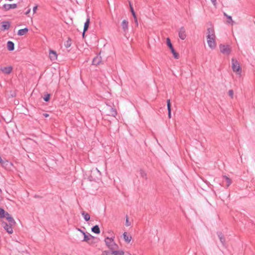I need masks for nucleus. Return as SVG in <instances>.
<instances>
[{"label":"nucleus","mask_w":255,"mask_h":255,"mask_svg":"<svg viewBox=\"0 0 255 255\" xmlns=\"http://www.w3.org/2000/svg\"><path fill=\"white\" fill-rule=\"evenodd\" d=\"M109 236L105 238V243L108 249L113 251H117L118 248V245L116 243L115 241V236L114 233L112 231L108 232Z\"/></svg>","instance_id":"f257e3e1"},{"label":"nucleus","mask_w":255,"mask_h":255,"mask_svg":"<svg viewBox=\"0 0 255 255\" xmlns=\"http://www.w3.org/2000/svg\"><path fill=\"white\" fill-rule=\"evenodd\" d=\"M219 50L221 53L225 55H229L232 52V47L229 44H220Z\"/></svg>","instance_id":"f03ea898"},{"label":"nucleus","mask_w":255,"mask_h":255,"mask_svg":"<svg viewBox=\"0 0 255 255\" xmlns=\"http://www.w3.org/2000/svg\"><path fill=\"white\" fill-rule=\"evenodd\" d=\"M232 68L233 71L237 74L241 75L242 69L241 68L239 61L235 58L232 59Z\"/></svg>","instance_id":"7ed1b4c3"},{"label":"nucleus","mask_w":255,"mask_h":255,"mask_svg":"<svg viewBox=\"0 0 255 255\" xmlns=\"http://www.w3.org/2000/svg\"><path fill=\"white\" fill-rule=\"evenodd\" d=\"M121 25L124 35L127 37V34L128 31V21L127 19H124Z\"/></svg>","instance_id":"20e7f679"},{"label":"nucleus","mask_w":255,"mask_h":255,"mask_svg":"<svg viewBox=\"0 0 255 255\" xmlns=\"http://www.w3.org/2000/svg\"><path fill=\"white\" fill-rule=\"evenodd\" d=\"M216 37H207V41L209 47L214 49L216 46V43L215 41Z\"/></svg>","instance_id":"39448f33"},{"label":"nucleus","mask_w":255,"mask_h":255,"mask_svg":"<svg viewBox=\"0 0 255 255\" xmlns=\"http://www.w3.org/2000/svg\"><path fill=\"white\" fill-rule=\"evenodd\" d=\"M12 70V67L11 66L3 67L0 66V70L4 74H9L11 72Z\"/></svg>","instance_id":"423d86ee"},{"label":"nucleus","mask_w":255,"mask_h":255,"mask_svg":"<svg viewBox=\"0 0 255 255\" xmlns=\"http://www.w3.org/2000/svg\"><path fill=\"white\" fill-rule=\"evenodd\" d=\"M2 226L8 234H11L13 233V230L12 228V226L13 225H11L9 224L8 225L6 223L2 222Z\"/></svg>","instance_id":"0eeeda50"},{"label":"nucleus","mask_w":255,"mask_h":255,"mask_svg":"<svg viewBox=\"0 0 255 255\" xmlns=\"http://www.w3.org/2000/svg\"><path fill=\"white\" fill-rule=\"evenodd\" d=\"M178 35L180 39L184 40L186 37V30L183 27H181L178 31Z\"/></svg>","instance_id":"6e6552de"},{"label":"nucleus","mask_w":255,"mask_h":255,"mask_svg":"<svg viewBox=\"0 0 255 255\" xmlns=\"http://www.w3.org/2000/svg\"><path fill=\"white\" fill-rule=\"evenodd\" d=\"M123 236L124 240L126 243H130L132 239V237L127 232H124Z\"/></svg>","instance_id":"1a4fd4ad"},{"label":"nucleus","mask_w":255,"mask_h":255,"mask_svg":"<svg viewBox=\"0 0 255 255\" xmlns=\"http://www.w3.org/2000/svg\"><path fill=\"white\" fill-rule=\"evenodd\" d=\"M10 27V23L8 21H3L0 26V29L2 31L8 29Z\"/></svg>","instance_id":"9d476101"},{"label":"nucleus","mask_w":255,"mask_h":255,"mask_svg":"<svg viewBox=\"0 0 255 255\" xmlns=\"http://www.w3.org/2000/svg\"><path fill=\"white\" fill-rule=\"evenodd\" d=\"M5 216H4L6 219L8 221L9 224L11 225H14L15 223L13 219L9 215L8 213H5Z\"/></svg>","instance_id":"9b49d317"},{"label":"nucleus","mask_w":255,"mask_h":255,"mask_svg":"<svg viewBox=\"0 0 255 255\" xmlns=\"http://www.w3.org/2000/svg\"><path fill=\"white\" fill-rule=\"evenodd\" d=\"M0 164L3 167L7 168L11 165V163L6 160H3L0 156Z\"/></svg>","instance_id":"f8f14e48"},{"label":"nucleus","mask_w":255,"mask_h":255,"mask_svg":"<svg viewBox=\"0 0 255 255\" xmlns=\"http://www.w3.org/2000/svg\"><path fill=\"white\" fill-rule=\"evenodd\" d=\"M3 8L6 10H8L10 9H14L17 7V4L13 3V4H4L3 6Z\"/></svg>","instance_id":"ddd939ff"},{"label":"nucleus","mask_w":255,"mask_h":255,"mask_svg":"<svg viewBox=\"0 0 255 255\" xmlns=\"http://www.w3.org/2000/svg\"><path fill=\"white\" fill-rule=\"evenodd\" d=\"M83 234L84 236L83 240V241L84 242L90 243V241L94 239V237L89 234H86L85 232H83Z\"/></svg>","instance_id":"4468645a"},{"label":"nucleus","mask_w":255,"mask_h":255,"mask_svg":"<svg viewBox=\"0 0 255 255\" xmlns=\"http://www.w3.org/2000/svg\"><path fill=\"white\" fill-rule=\"evenodd\" d=\"M57 55L55 51L50 50L49 51V58L51 61H55L57 59Z\"/></svg>","instance_id":"2eb2a0df"},{"label":"nucleus","mask_w":255,"mask_h":255,"mask_svg":"<svg viewBox=\"0 0 255 255\" xmlns=\"http://www.w3.org/2000/svg\"><path fill=\"white\" fill-rule=\"evenodd\" d=\"M207 37H216L215 31L213 27L208 28L207 32Z\"/></svg>","instance_id":"dca6fc26"},{"label":"nucleus","mask_w":255,"mask_h":255,"mask_svg":"<svg viewBox=\"0 0 255 255\" xmlns=\"http://www.w3.org/2000/svg\"><path fill=\"white\" fill-rule=\"evenodd\" d=\"M90 23V17L88 16L87 18L86 21L84 24L83 36H84L85 32L88 30Z\"/></svg>","instance_id":"f3484780"},{"label":"nucleus","mask_w":255,"mask_h":255,"mask_svg":"<svg viewBox=\"0 0 255 255\" xmlns=\"http://www.w3.org/2000/svg\"><path fill=\"white\" fill-rule=\"evenodd\" d=\"M109 108L110 110V112H109L108 115L109 116H111L115 117L117 114L116 110L115 108H113L111 106H109Z\"/></svg>","instance_id":"a211bd4d"},{"label":"nucleus","mask_w":255,"mask_h":255,"mask_svg":"<svg viewBox=\"0 0 255 255\" xmlns=\"http://www.w3.org/2000/svg\"><path fill=\"white\" fill-rule=\"evenodd\" d=\"M223 178H224L223 182L225 183L227 187H229L232 183L231 179L225 175L223 176Z\"/></svg>","instance_id":"6ab92c4d"},{"label":"nucleus","mask_w":255,"mask_h":255,"mask_svg":"<svg viewBox=\"0 0 255 255\" xmlns=\"http://www.w3.org/2000/svg\"><path fill=\"white\" fill-rule=\"evenodd\" d=\"M101 62V57L100 56H96L93 60V64L95 65H99Z\"/></svg>","instance_id":"aec40b11"},{"label":"nucleus","mask_w":255,"mask_h":255,"mask_svg":"<svg viewBox=\"0 0 255 255\" xmlns=\"http://www.w3.org/2000/svg\"><path fill=\"white\" fill-rule=\"evenodd\" d=\"M7 47L8 50L12 51L14 48V44L12 41H8L7 43Z\"/></svg>","instance_id":"412c9836"},{"label":"nucleus","mask_w":255,"mask_h":255,"mask_svg":"<svg viewBox=\"0 0 255 255\" xmlns=\"http://www.w3.org/2000/svg\"><path fill=\"white\" fill-rule=\"evenodd\" d=\"M28 31V29L27 28H25L23 29H20L18 31L17 34L18 35H23L25 34Z\"/></svg>","instance_id":"4be33fe9"},{"label":"nucleus","mask_w":255,"mask_h":255,"mask_svg":"<svg viewBox=\"0 0 255 255\" xmlns=\"http://www.w3.org/2000/svg\"><path fill=\"white\" fill-rule=\"evenodd\" d=\"M81 214L86 221H88L90 220V216L88 213L85 212V211H82L81 212Z\"/></svg>","instance_id":"5701e85b"},{"label":"nucleus","mask_w":255,"mask_h":255,"mask_svg":"<svg viewBox=\"0 0 255 255\" xmlns=\"http://www.w3.org/2000/svg\"><path fill=\"white\" fill-rule=\"evenodd\" d=\"M167 109H168V115L169 118H171V104L170 100H168L167 101Z\"/></svg>","instance_id":"b1692460"},{"label":"nucleus","mask_w":255,"mask_h":255,"mask_svg":"<svg viewBox=\"0 0 255 255\" xmlns=\"http://www.w3.org/2000/svg\"><path fill=\"white\" fill-rule=\"evenodd\" d=\"M166 43H167V46L169 47V48L171 50V52H173L175 50H174V49L172 46V44L170 41V40L169 38H167L166 39Z\"/></svg>","instance_id":"393cba45"},{"label":"nucleus","mask_w":255,"mask_h":255,"mask_svg":"<svg viewBox=\"0 0 255 255\" xmlns=\"http://www.w3.org/2000/svg\"><path fill=\"white\" fill-rule=\"evenodd\" d=\"M138 172L142 178L146 179V173L144 170L140 169L139 170Z\"/></svg>","instance_id":"a878e982"},{"label":"nucleus","mask_w":255,"mask_h":255,"mask_svg":"<svg viewBox=\"0 0 255 255\" xmlns=\"http://www.w3.org/2000/svg\"><path fill=\"white\" fill-rule=\"evenodd\" d=\"M92 231L96 234H99L100 230L98 225H95L92 228Z\"/></svg>","instance_id":"bb28decb"},{"label":"nucleus","mask_w":255,"mask_h":255,"mask_svg":"<svg viewBox=\"0 0 255 255\" xmlns=\"http://www.w3.org/2000/svg\"><path fill=\"white\" fill-rule=\"evenodd\" d=\"M218 237L220 239V240L221 241V242L224 245V243H225V240L223 237V235H222V233H219L218 234Z\"/></svg>","instance_id":"cd10ccee"},{"label":"nucleus","mask_w":255,"mask_h":255,"mask_svg":"<svg viewBox=\"0 0 255 255\" xmlns=\"http://www.w3.org/2000/svg\"><path fill=\"white\" fill-rule=\"evenodd\" d=\"M71 40L69 38L68 39V40H67L65 43V46L66 47V48H69L71 46Z\"/></svg>","instance_id":"c85d7f7f"},{"label":"nucleus","mask_w":255,"mask_h":255,"mask_svg":"<svg viewBox=\"0 0 255 255\" xmlns=\"http://www.w3.org/2000/svg\"><path fill=\"white\" fill-rule=\"evenodd\" d=\"M5 211L2 209L0 208V218H3L5 215Z\"/></svg>","instance_id":"c756f323"},{"label":"nucleus","mask_w":255,"mask_h":255,"mask_svg":"<svg viewBox=\"0 0 255 255\" xmlns=\"http://www.w3.org/2000/svg\"><path fill=\"white\" fill-rule=\"evenodd\" d=\"M228 94L231 98H233L234 96V91L233 90H230L228 92Z\"/></svg>","instance_id":"7c9ffc66"},{"label":"nucleus","mask_w":255,"mask_h":255,"mask_svg":"<svg viewBox=\"0 0 255 255\" xmlns=\"http://www.w3.org/2000/svg\"><path fill=\"white\" fill-rule=\"evenodd\" d=\"M130 7L131 12L132 13V14L133 17H136L135 12L134 11V10H133L132 7V6H131V5L130 4Z\"/></svg>","instance_id":"2f4dec72"},{"label":"nucleus","mask_w":255,"mask_h":255,"mask_svg":"<svg viewBox=\"0 0 255 255\" xmlns=\"http://www.w3.org/2000/svg\"><path fill=\"white\" fill-rule=\"evenodd\" d=\"M174 58L175 59H178L179 58V55H178V54L174 50L173 52H172Z\"/></svg>","instance_id":"473e14b6"},{"label":"nucleus","mask_w":255,"mask_h":255,"mask_svg":"<svg viewBox=\"0 0 255 255\" xmlns=\"http://www.w3.org/2000/svg\"><path fill=\"white\" fill-rule=\"evenodd\" d=\"M227 18L228 19V20L227 21V22L228 23H233L234 22V21L232 20V17L231 16H228Z\"/></svg>","instance_id":"72a5a7b5"},{"label":"nucleus","mask_w":255,"mask_h":255,"mask_svg":"<svg viewBox=\"0 0 255 255\" xmlns=\"http://www.w3.org/2000/svg\"><path fill=\"white\" fill-rule=\"evenodd\" d=\"M49 99H50V95L49 94H47L44 98V100L46 102H47L49 100Z\"/></svg>","instance_id":"f704fd0d"},{"label":"nucleus","mask_w":255,"mask_h":255,"mask_svg":"<svg viewBox=\"0 0 255 255\" xmlns=\"http://www.w3.org/2000/svg\"><path fill=\"white\" fill-rule=\"evenodd\" d=\"M130 223H129V222H128V217H127L126 225L127 226H130Z\"/></svg>","instance_id":"c9c22d12"},{"label":"nucleus","mask_w":255,"mask_h":255,"mask_svg":"<svg viewBox=\"0 0 255 255\" xmlns=\"http://www.w3.org/2000/svg\"><path fill=\"white\" fill-rule=\"evenodd\" d=\"M212 3L214 6H216L217 4V0H211Z\"/></svg>","instance_id":"e433bc0d"},{"label":"nucleus","mask_w":255,"mask_h":255,"mask_svg":"<svg viewBox=\"0 0 255 255\" xmlns=\"http://www.w3.org/2000/svg\"><path fill=\"white\" fill-rule=\"evenodd\" d=\"M37 9V5H36V6L33 7V12L34 13H35L36 12Z\"/></svg>","instance_id":"4c0bfd02"},{"label":"nucleus","mask_w":255,"mask_h":255,"mask_svg":"<svg viewBox=\"0 0 255 255\" xmlns=\"http://www.w3.org/2000/svg\"><path fill=\"white\" fill-rule=\"evenodd\" d=\"M2 199V196H1V190L0 189V202L1 201Z\"/></svg>","instance_id":"58836bf2"},{"label":"nucleus","mask_w":255,"mask_h":255,"mask_svg":"<svg viewBox=\"0 0 255 255\" xmlns=\"http://www.w3.org/2000/svg\"><path fill=\"white\" fill-rule=\"evenodd\" d=\"M134 22L135 23H136L137 25H138V23H137V18L136 17H134Z\"/></svg>","instance_id":"ea45409f"},{"label":"nucleus","mask_w":255,"mask_h":255,"mask_svg":"<svg viewBox=\"0 0 255 255\" xmlns=\"http://www.w3.org/2000/svg\"><path fill=\"white\" fill-rule=\"evenodd\" d=\"M43 116L45 118H47L49 117V115L48 114L44 113L43 114Z\"/></svg>","instance_id":"a19ab883"},{"label":"nucleus","mask_w":255,"mask_h":255,"mask_svg":"<svg viewBox=\"0 0 255 255\" xmlns=\"http://www.w3.org/2000/svg\"><path fill=\"white\" fill-rule=\"evenodd\" d=\"M30 12V9H28L25 12V14L27 15Z\"/></svg>","instance_id":"79ce46f5"},{"label":"nucleus","mask_w":255,"mask_h":255,"mask_svg":"<svg viewBox=\"0 0 255 255\" xmlns=\"http://www.w3.org/2000/svg\"><path fill=\"white\" fill-rule=\"evenodd\" d=\"M78 230L79 231H80V232H81L82 234H83V232H84L82 230H81V229H78Z\"/></svg>","instance_id":"37998d69"},{"label":"nucleus","mask_w":255,"mask_h":255,"mask_svg":"<svg viewBox=\"0 0 255 255\" xmlns=\"http://www.w3.org/2000/svg\"><path fill=\"white\" fill-rule=\"evenodd\" d=\"M224 15L225 16H226L227 17H228V15L226 13H224Z\"/></svg>","instance_id":"c03bdc74"}]
</instances>
